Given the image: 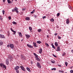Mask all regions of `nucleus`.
I'll list each match as a JSON object with an SVG mask.
<instances>
[{
    "label": "nucleus",
    "instance_id": "nucleus-20",
    "mask_svg": "<svg viewBox=\"0 0 73 73\" xmlns=\"http://www.w3.org/2000/svg\"><path fill=\"white\" fill-rule=\"evenodd\" d=\"M19 36H20V37H22L23 36V35H22L21 34V33H19Z\"/></svg>",
    "mask_w": 73,
    "mask_h": 73
},
{
    "label": "nucleus",
    "instance_id": "nucleus-4",
    "mask_svg": "<svg viewBox=\"0 0 73 73\" xmlns=\"http://www.w3.org/2000/svg\"><path fill=\"white\" fill-rule=\"evenodd\" d=\"M27 46L29 48H32L33 47V46H32L31 45V44H27Z\"/></svg>",
    "mask_w": 73,
    "mask_h": 73
},
{
    "label": "nucleus",
    "instance_id": "nucleus-32",
    "mask_svg": "<svg viewBox=\"0 0 73 73\" xmlns=\"http://www.w3.org/2000/svg\"><path fill=\"white\" fill-rule=\"evenodd\" d=\"M3 65V64L2 63L0 64V66H1V67H2Z\"/></svg>",
    "mask_w": 73,
    "mask_h": 73
},
{
    "label": "nucleus",
    "instance_id": "nucleus-64",
    "mask_svg": "<svg viewBox=\"0 0 73 73\" xmlns=\"http://www.w3.org/2000/svg\"><path fill=\"white\" fill-rule=\"evenodd\" d=\"M65 73H67V72H65Z\"/></svg>",
    "mask_w": 73,
    "mask_h": 73
},
{
    "label": "nucleus",
    "instance_id": "nucleus-33",
    "mask_svg": "<svg viewBox=\"0 0 73 73\" xmlns=\"http://www.w3.org/2000/svg\"><path fill=\"white\" fill-rule=\"evenodd\" d=\"M15 12H16L17 13H19V11H18V10H15Z\"/></svg>",
    "mask_w": 73,
    "mask_h": 73
},
{
    "label": "nucleus",
    "instance_id": "nucleus-10",
    "mask_svg": "<svg viewBox=\"0 0 73 73\" xmlns=\"http://www.w3.org/2000/svg\"><path fill=\"white\" fill-rule=\"evenodd\" d=\"M60 50H61V49H60V46H58L57 49L56 50V51H60Z\"/></svg>",
    "mask_w": 73,
    "mask_h": 73
},
{
    "label": "nucleus",
    "instance_id": "nucleus-54",
    "mask_svg": "<svg viewBox=\"0 0 73 73\" xmlns=\"http://www.w3.org/2000/svg\"><path fill=\"white\" fill-rule=\"evenodd\" d=\"M33 54L35 55V56H36V53H33Z\"/></svg>",
    "mask_w": 73,
    "mask_h": 73
},
{
    "label": "nucleus",
    "instance_id": "nucleus-1",
    "mask_svg": "<svg viewBox=\"0 0 73 73\" xmlns=\"http://www.w3.org/2000/svg\"><path fill=\"white\" fill-rule=\"evenodd\" d=\"M0 38H5V37L3 35L0 34Z\"/></svg>",
    "mask_w": 73,
    "mask_h": 73
},
{
    "label": "nucleus",
    "instance_id": "nucleus-63",
    "mask_svg": "<svg viewBox=\"0 0 73 73\" xmlns=\"http://www.w3.org/2000/svg\"><path fill=\"white\" fill-rule=\"evenodd\" d=\"M15 1H17V0H15Z\"/></svg>",
    "mask_w": 73,
    "mask_h": 73
},
{
    "label": "nucleus",
    "instance_id": "nucleus-36",
    "mask_svg": "<svg viewBox=\"0 0 73 73\" xmlns=\"http://www.w3.org/2000/svg\"><path fill=\"white\" fill-rule=\"evenodd\" d=\"M2 13H3V15H4V13H5V11H4V10L2 11Z\"/></svg>",
    "mask_w": 73,
    "mask_h": 73
},
{
    "label": "nucleus",
    "instance_id": "nucleus-62",
    "mask_svg": "<svg viewBox=\"0 0 73 73\" xmlns=\"http://www.w3.org/2000/svg\"><path fill=\"white\" fill-rule=\"evenodd\" d=\"M21 56H22V57H23V55H21Z\"/></svg>",
    "mask_w": 73,
    "mask_h": 73
},
{
    "label": "nucleus",
    "instance_id": "nucleus-28",
    "mask_svg": "<svg viewBox=\"0 0 73 73\" xmlns=\"http://www.w3.org/2000/svg\"><path fill=\"white\" fill-rule=\"evenodd\" d=\"M0 20L2 21V20H3V17L0 16Z\"/></svg>",
    "mask_w": 73,
    "mask_h": 73
},
{
    "label": "nucleus",
    "instance_id": "nucleus-19",
    "mask_svg": "<svg viewBox=\"0 0 73 73\" xmlns=\"http://www.w3.org/2000/svg\"><path fill=\"white\" fill-rule=\"evenodd\" d=\"M7 2L9 4H11V1L10 0H7Z\"/></svg>",
    "mask_w": 73,
    "mask_h": 73
},
{
    "label": "nucleus",
    "instance_id": "nucleus-7",
    "mask_svg": "<svg viewBox=\"0 0 73 73\" xmlns=\"http://www.w3.org/2000/svg\"><path fill=\"white\" fill-rule=\"evenodd\" d=\"M42 48H40L39 51V53L40 54H41V53H42Z\"/></svg>",
    "mask_w": 73,
    "mask_h": 73
},
{
    "label": "nucleus",
    "instance_id": "nucleus-37",
    "mask_svg": "<svg viewBox=\"0 0 73 73\" xmlns=\"http://www.w3.org/2000/svg\"><path fill=\"white\" fill-rule=\"evenodd\" d=\"M12 23L13 24H17V23H16L15 22H13Z\"/></svg>",
    "mask_w": 73,
    "mask_h": 73
},
{
    "label": "nucleus",
    "instance_id": "nucleus-11",
    "mask_svg": "<svg viewBox=\"0 0 73 73\" xmlns=\"http://www.w3.org/2000/svg\"><path fill=\"white\" fill-rule=\"evenodd\" d=\"M35 58L36 60L37 61H41V60H40V58H38V57H36Z\"/></svg>",
    "mask_w": 73,
    "mask_h": 73
},
{
    "label": "nucleus",
    "instance_id": "nucleus-25",
    "mask_svg": "<svg viewBox=\"0 0 73 73\" xmlns=\"http://www.w3.org/2000/svg\"><path fill=\"white\" fill-rule=\"evenodd\" d=\"M50 20L51 21H52V22H53V21H54V19H53V18L51 19Z\"/></svg>",
    "mask_w": 73,
    "mask_h": 73
},
{
    "label": "nucleus",
    "instance_id": "nucleus-5",
    "mask_svg": "<svg viewBox=\"0 0 73 73\" xmlns=\"http://www.w3.org/2000/svg\"><path fill=\"white\" fill-rule=\"evenodd\" d=\"M10 47L11 49H13L14 48V45L13 44H10Z\"/></svg>",
    "mask_w": 73,
    "mask_h": 73
},
{
    "label": "nucleus",
    "instance_id": "nucleus-17",
    "mask_svg": "<svg viewBox=\"0 0 73 73\" xmlns=\"http://www.w3.org/2000/svg\"><path fill=\"white\" fill-rule=\"evenodd\" d=\"M33 45L34 46H35V47H37V45H36V43L34 42L33 43Z\"/></svg>",
    "mask_w": 73,
    "mask_h": 73
},
{
    "label": "nucleus",
    "instance_id": "nucleus-16",
    "mask_svg": "<svg viewBox=\"0 0 73 73\" xmlns=\"http://www.w3.org/2000/svg\"><path fill=\"white\" fill-rule=\"evenodd\" d=\"M25 20H27L28 21L29 20H30V18L29 17H26L25 18Z\"/></svg>",
    "mask_w": 73,
    "mask_h": 73
},
{
    "label": "nucleus",
    "instance_id": "nucleus-61",
    "mask_svg": "<svg viewBox=\"0 0 73 73\" xmlns=\"http://www.w3.org/2000/svg\"><path fill=\"white\" fill-rule=\"evenodd\" d=\"M13 2V0H12V1H11V3H12Z\"/></svg>",
    "mask_w": 73,
    "mask_h": 73
},
{
    "label": "nucleus",
    "instance_id": "nucleus-23",
    "mask_svg": "<svg viewBox=\"0 0 73 73\" xmlns=\"http://www.w3.org/2000/svg\"><path fill=\"white\" fill-rule=\"evenodd\" d=\"M41 31H42V30L41 29H39L38 30V32H41Z\"/></svg>",
    "mask_w": 73,
    "mask_h": 73
},
{
    "label": "nucleus",
    "instance_id": "nucleus-31",
    "mask_svg": "<svg viewBox=\"0 0 73 73\" xmlns=\"http://www.w3.org/2000/svg\"><path fill=\"white\" fill-rule=\"evenodd\" d=\"M45 44L46 45V46H47V47H48V46H49V44H48L45 43Z\"/></svg>",
    "mask_w": 73,
    "mask_h": 73
},
{
    "label": "nucleus",
    "instance_id": "nucleus-53",
    "mask_svg": "<svg viewBox=\"0 0 73 73\" xmlns=\"http://www.w3.org/2000/svg\"><path fill=\"white\" fill-rule=\"evenodd\" d=\"M35 56L36 57H38V55H37V54H36V55H35Z\"/></svg>",
    "mask_w": 73,
    "mask_h": 73
},
{
    "label": "nucleus",
    "instance_id": "nucleus-58",
    "mask_svg": "<svg viewBox=\"0 0 73 73\" xmlns=\"http://www.w3.org/2000/svg\"><path fill=\"white\" fill-rule=\"evenodd\" d=\"M47 37H48V38H49V35H47Z\"/></svg>",
    "mask_w": 73,
    "mask_h": 73
},
{
    "label": "nucleus",
    "instance_id": "nucleus-41",
    "mask_svg": "<svg viewBox=\"0 0 73 73\" xmlns=\"http://www.w3.org/2000/svg\"><path fill=\"white\" fill-rule=\"evenodd\" d=\"M8 18H9V20H11V16H9V17H8Z\"/></svg>",
    "mask_w": 73,
    "mask_h": 73
},
{
    "label": "nucleus",
    "instance_id": "nucleus-39",
    "mask_svg": "<svg viewBox=\"0 0 73 73\" xmlns=\"http://www.w3.org/2000/svg\"><path fill=\"white\" fill-rule=\"evenodd\" d=\"M60 13H58L57 14V16L58 17L59 16H60Z\"/></svg>",
    "mask_w": 73,
    "mask_h": 73
},
{
    "label": "nucleus",
    "instance_id": "nucleus-60",
    "mask_svg": "<svg viewBox=\"0 0 73 73\" xmlns=\"http://www.w3.org/2000/svg\"><path fill=\"white\" fill-rule=\"evenodd\" d=\"M7 34H10V33H9V32H7Z\"/></svg>",
    "mask_w": 73,
    "mask_h": 73
},
{
    "label": "nucleus",
    "instance_id": "nucleus-43",
    "mask_svg": "<svg viewBox=\"0 0 73 73\" xmlns=\"http://www.w3.org/2000/svg\"><path fill=\"white\" fill-rule=\"evenodd\" d=\"M70 72L71 73H73V70H71Z\"/></svg>",
    "mask_w": 73,
    "mask_h": 73
},
{
    "label": "nucleus",
    "instance_id": "nucleus-24",
    "mask_svg": "<svg viewBox=\"0 0 73 73\" xmlns=\"http://www.w3.org/2000/svg\"><path fill=\"white\" fill-rule=\"evenodd\" d=\"M3 44L2 41H0V45H2Z\"/></svg>",
    "mask_w": 73,
    "mask_h": 73
},
{
    "label": "nucleus",
    "instance_id": "nucleus-18",
    "mask_svg": "<svg viewBox=\"0 0 73 73\" xmlns=\"http://www.w3.org/2000/svg\"><path fill=\"white\" fill-rule=\"evenodd\" d=\"M51 45H52L53 48H54V49H56V47H54V45H53V44H51Z\"/></svg>",
    "mask_w": 73,
    "mask_h": 73
},
{
    "label": "nucleus",
    "instance_id": "nucleus-38",
    "mask_svg": "<svg viewBox=\"0 0 73 73\" xmlns=\"http://www.w3.org/2000/svg\"><path fill=\"white\" fill-rule=\"evenodd\" d=\"M59 72H61V73H63L64 72V71H62L61 70H59Z\"/></svg>",
    "mask_w": 73,
    "mask_h": 73
},
{
    "label": "nucleus",
    "instance_id": "nucleus-30",
    "mask_svg": "<svg viewBox=\"0 0 73 73\" xmlns=\"http://www.w3.org/2000/svg\"><path fill=\"white\" fill-rule=\"evenodd\" d=\"M16 72L17 73H19V70H16Z\"/></svg>",
    "mask_w": 73,
    "mask_h": 73
},
{
    "label": "nucleus",
    "instance_id": "nucleus-59",
    "mask_svg": "<svg viewBox=\"0 0 73 73\" xmlns=\"http://www.w3.org/2000/svg\"><path fill=\"white\" fill-rule=\"evenodd\" d=\"M73 66H72V67H70V69H72V68H73Z\"/></svg>",
    "mask_w": 73,
    "mask_h": 73
},
{
    "label": "nucleus",
    "instance_id": "nucleus-34",
    "mask_svg": "<svg viewBox=\"0 0 73 73\" xmlns=\"http://www.w3.org/2000/svg\"><path fill=\"white\" fill-rule=\"evenodd\" d=\"M29 30H30V31H31V30H32V27H29Z\"/></svg>",
    "mask_w": 73,
    "mask_h": 73
},
{
    "label": "nucleus",
    "instance_id": "nucleus-56",
    "mask_svg": "<svg viewBox=\"0 0 73 73\" xmlns=\"http://www.w3.org/2000/svg\"><path fill=\"white\" fill-rule=\"evenodd\" d=\"M60 67H61V66L60 65H58Z\"/></svg>",
    "mask_w": 73,
    "mask_h": 73
},
{
    "label": "nucleus",
    "instance_id": "nucleus-26",
    "mask_svg": "<svg viewBox=\"0 0 73 73\" xmlns=\"http://www.w3.org/2000/svg\"><path fill=\"white\" fill-rule=\"evenodd\" d=\"M35 9L33 10V11L31 12V14H32V13H33L35 12Z\"/></svg>",
    "mask_w": 73,
    "mask_h": 73
},
{
    "label": "nucleus",
    "instance_id": "nucleus-6",
    "mask_svg": "<svg viewBox=\"0 0 73 73\" xmlns=\"http://www.w3.org/2000/svg\"><path fill=\"white\" fill-rule=\"evenodd\" d=\"M69 23H70V22L69 21V19H67L66 20V24H69Z\"/></svg>",
    "mask_w": 73,
    "mask_h": 73
},
{
    "label": "nucleus",
    "instance_id": "nucleus-2",
    "mask_svg": "<svg viewBox=\"0 0 73 73\" xmlns=\"http://www.w3.org/2000/svg\"><path fill=\"white\" fill-rule=\"evenodd\" d=\"M37 66H38L39 68H41V65H40V64L38 62H37Z\"/></svg>",
    "mask_w": 73,
    "mask_h": 73
},
{
    "label": "nucleus",
    "instance_id": "nucleus-21",
    "mask_svg": "<svg viewBox=\"0 0 73 73\" xmlns=\"http://www.w3.org/2000/svg\"><path fill=\"white\" fill-rule=\"evenodd\" d=\"M27 70H28V71H29V72H31V70H30V68H29L27 67Z\"/></svg>",
    "mask_w": 73,
    "mask_h": 73
},
{
    "label": "nucleus",
    "instance_id": "nucleus-22",
    "mask_svg": "<svg viewBox=\"0 0 73 73\" xmlns=\"http://www.w3.org/2000/svg\"><path fill=\"white\" fill-rule=\"evenodd\" d=\"M19 9L17 8L16 7H15V8H14V10L15 11H17Z\"/></svg>",
    "mask_w": 73,
    "mask_h": 73
},
{
    "label": "nucleus",
    "instance_id": "nucleus-13",
    "mask_svg": "<svg viewBox=\"0 0 73 73\" xmlns=\"http://www.w3.org/2000/svg\"><path fill=\"white\" fill-rule=\"evenodd\" d=\"M3 69H4V70H5L6 69H7V67H6V66L5 65H3Z\"/></svg>",
    "mask_w": 73,
    "mask_h": 73
},
{
    "label": "nucleus",
    "instance_id": "nucleus-45",
    "mask_svg": "<svg viewBox=\"0 0 73 73\" xmlns=\"http://www.w3.org/2000/svg\"><path fill=\"white\" fill-rule=\"evenodd\" d=\"M52 55L54 57H57V56L54 55V54H53Z\"/></svg>",
    "mask_w": 73,
    "mask_h": 73
},
{
    "label": "nucleus",
    "instance_id": "nucleus-14",
    "mask_svg": "<svg viewBox=\"0 0 73 73\" xmlns=\"http://www.w3.org/2000/svg\"><path fill=\"white\" fill-rule=\"evenodd\" d=\"M10 29L12 31V32H14V34H16V31L14 30H13L12 28H11Z\"/></svg>",
    "mask_w": 73,
    "mask_h": 73
},
{
    "label": "nucleus",
    "instance_id": "nucleus-35",
    "mask_svg": "<svg viewBox=\"0 0 73 73\" xmlns=\"http://www.w3.org/2000/svg\"><path fill=\"white\" fill-rule=\"evenodd\" d=\"M51 70H56V68H52L51 69Z\"/></svg>",
    "mask_w": 73,
    "mask_h": 73
},
{
    "label": "nucleus",
    "instance_id": "nucleus-8",
    "mask_svg": "<svg viewBox=\"0 0 73 73\" xmlns=\"http://www.w3.org/2000/svg\"><path fill=\"white\" fill-rule=\"evenodd\" d=\"M6 64L7 65H8L9 64V60L7 59L6 60Z\"/></svg>",
    "mask_w": 73,
    "mask_h": 73
},
{
    "label": "nucleus",
    "instance_id": "nucleus-29",
    "mask_svg": "<svg viewBox=\"0 0 73 73\" xmlns=\"http://www.w3.org/2000/svg\"><path fill=\"white\" fill-rule=\"evenodd\" d=\"M65 64L66 65V66H68V63L67 62H65Z\"/></svg>",
    "mask_w": 73,
    "mask_h": 73
},
{
    "label": "nucleus",
    "instance_id": "nucleus-15",
    "mask_svg": "<svg viewBox=\"0 0 73 73\" xmlns=\"http://www.w3.org/2000/svg\"><path fill=\"white\" fill-rule=\"evenodd\" d=\"M55 45L56 46H58V44L57 42H55Z\"/></svg>",
    "mask_w": 73,
    "mask_h": 73
},
{
    "label": "nucleus",
    "instance_id": "nucleus-3",
    "mask_svg": "<svg viewBox=\"0 0 73 73\" xmlns=\"http://www.w3.org/2000/svg\"><path fill=\"white\" fill-rule=\"evenodd\" d=\"M20 68H21V69L23 70V71H24L25 72V68H24V67L23 66H20Z\"/></svg>",
    "mask_w": 73,
    "mask_h": 73
},
{
    "label": "nucleus",
    "instance_id": "nucleus-52",
    "mask_svg": "<svg viewBox=\"0 0 73 73\" xmlns=\"http://www.w3.org/2000/svg\"><path fill=\"white\" fill-rule=\"evenodd\" d=\"M7 47H8V48H9V44H8L7 45Z\"/></svg>",
    "mask_w": 73,
    "mask_h": 73
},
{
    "label": "nucleus",
    "instance_id": "nucleus-47",
    "mask_svg": "<svg viewBox=\"0 0 73 73\" xmlns=\"http://www.w3.org/2000/svg\"><path fill=\"white\" fill-rule=\"evenodd\" d=\"M65 53H64L63 54L62 56H65Z\"/></svg>",
    "mask_w": 73,
    "mask_h": 73
},
{
    "label": "nucleus",
    "instance_id": "nucleus-55",
    "mask_svg": "<svg viewBox=\"0 0 73 73\" xmlns=\"http://www.w3.org/2000/svg\"><path fill=\"white\" fill-rule=\"evenodd\" d=\"M71 52H72V53H73V50H72Z\"/></svg>",
    "mask_w": 73,
    "mask_h": 73
},
{
    "label": "nucleus",
    "instance_id": "nucleus-51",
    "mask_svg": "<svg viewBox=\"0 0 73 73\" xmlns=\"http://www.w3.org/2000/svg\"><path fill=\"white\" fill-rule=\"evenodd\" d=\"M25 8H23L22 9V11H25Z\"/></svg>",
    "mask_w": 73,
    "mask_h": 73
},
{
    "label": "nucleus",
    "instance_id": "nucleus-9",
    "mask_svg": "<svg viewBox=\"0 0 73 73\" xmlns=\"http://www.w3.org/2000/svg\"><path fill=\"white\" fill-rule=\"evenodd\" d=\"M19 68L20 67H19V66H17L14 69H15V70H18V69H19Z\"/></svg>",
    "mask_w": 73,
    "mask_h": 73
},
{
    "label": "nucleus",
    "instance_id": "nucleus-12",
    "mask_svg": "<svg viewBox=\"0 0 73 73\" xmlns=\"http://www.w3.org/2000/svg\"><path fill=\"white\" fill-rule=\"evenodd\" d=\"M26 36L27 38H29V37H30L31 36L28 35H26Z\"/></svg>",
    "mask_w": 73,
    "mask_h": 73
},
{
    "label": "nucleus",
    "instance_id": "nucleus-48",
    "mask_svg": "<svg viewBox=\"0 0 73 73\" xmlns=\"http://www.w3.org/2000/svg\"><path fill=\"white\" fill-rule=\"evenodd\" d=\"M43 19H45V18H46V16H43L42 17Z\"/></svg>",
    "mask_w": 73,
    "mask_h": 73
},
{
    "label": "nucleus",
    "instance_id": "nucleus-40",
    "mask_svg": "<svg viewBox=\"0 0 73 73\" xmlns=\"http://www.w3.org/2000/svg\"><path fill=\"white\" fill-rule=\"evenodd\" d=\"M69 9H72V7H71V6H69Z\"/></svg>",
    "mask_w": 73,
    "mask_h": 73
},
{
    "label": "nucleus",
    "instance_id": "nucleus-57",
    "mask_svg": "<svg viewBox=\"0 0 73 73\" xmlns=\"http://www.w3.org/2000/svg\"><path fill=\"white\" fill-rule=\"evenodd\" d=\"M3 2H5V0H3Z\"/></svg>",
    "mask_w": 73,
    "mask_h": 73
},
{
    "label": "nucleus",
    "instance_id": "nucleus-50",
    "mask_svg": "<svg viewBox=\"0 0 73 73\" xmlns=\"http://www.w3.org/2000/svg\"><path fill=\"white\" fill-rule=\"evenodd\" d=\"M12 58L11 56H9V58Z\"/></svg>",
    "mask_w": 73,
    "mask_h": 73
},
{
    "label": "nucleus",
    "instance_id": "nucleus-42",
    "mask_svg": "<svg viewBox=\"0 0 73 73\" xmlns=\"http://www.w3.org/2000/svg\"><path fill=\"white\" fill-rule=\"evenodd\" d=\"M51 62L52 63H53V64H54V63H55V61H51Z\"/></svg>",
    "mask_w": 73,
    "mask_h": 73
},
{
    "label": "nucleus",
    "instance_id": "nucleus-49",
    "mask_svg": "<svg viewBox=\"0 0 73 73\" xmlns=\"http://www.w3.org/2000/svg\"><path fill=\"white\" fill-rule=\"evenodd\" d=\"M57 35H58V33H56V34H54V36H57Z\"/></svg>",
    "mask_w": 73,
    "mask_h": 73
},
{
    "label": "nucleus",
    "instance_id": "nucleus-27",
    "mask_svg": "<svg viewBox=\"0 0 73 73\" xmlns=\"http://www.w3.org/2000/svg\"><path fill=\"white\" fill-rule=\"evenodd\" d=\"M37 43H38V44H41V42L40 41H38L37 42Z\"/></svg>",
    "mask_w": 73,
    "mask_h": 73
},
{
    "label": "nucleus",
    "instance_id": "nucleus-44",
    "mask_svg": "<svg viewBox=\"0 0 73 73\" xmlns=\"http://www.w3.org/2000/svg\"><path fill=\"white\" fill-rule=\"evenodd\" d=\"M58 39H61V37L59 36H58Z\"/></svg>",
    "mask_w": 73,
    "mask_h": 73
},
{
    "label": "nucleus",
    "instance_id": "nucleus-46",
    "mask_svg": "<svg viewBox=\"0 0 73 73\" xmlns=\"http://www.w3.org/2000/svg\"><path fill=\"white\" fill-rule=\"evenodd\" d=\"M12 12H15V10L14 9H13L12 10Z\"/></svg>",
    "mask_w": 73,
    "mask_h": 73
}]
</instances>
